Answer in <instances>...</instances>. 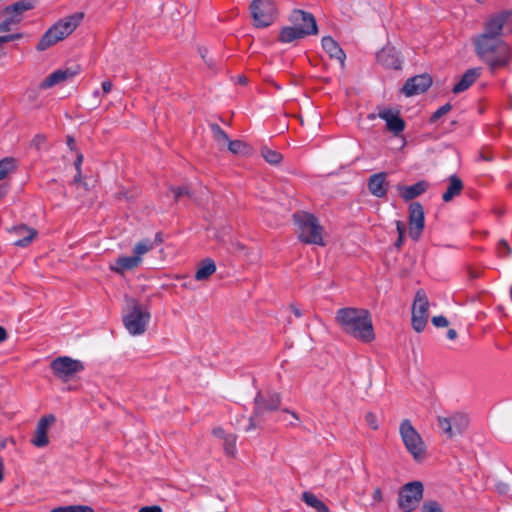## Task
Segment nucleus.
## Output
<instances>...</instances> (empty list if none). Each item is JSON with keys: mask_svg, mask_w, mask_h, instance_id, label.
<instances>
[{"mask_svg": "<svg viewBox=\"0 0 512 512\" xmlns=\"http://www.w3.org/2000/svg\"><path fill=\"white\" fill-rule=\"evenodd\" d=\"M512 33V10L491 15L484 22V31L473 39L477 57L484 62L491 73L506 68L512 60V50L501 36Z\"/></svg>", "mask_w": 512, "mask_h": 512, "instance_id": "1", "label": "nucleus"}, {"mask_svg": "<svg viewBox=\"0 0 512 512\" xmlns=\"http://www.w3.org/2000/svg\"><path fill=\"white\" fill-rule=\"evenodd\" d=\"M335 321L344 333L363 343H370L375 339L372 318L366 309L340 308L336 312Z\"/></svg>", "mask_w": 512, "mask_h": 512, "instance_id": "2", "label": "nucleus"}, {"mask_svg": "<svg viewBox=\"0 0 512 512\" xmlns=\"http://www.w3.org/2000/svg\"><path fill=\"white\" fill-rule=\"evenodd\" d=\"M281 396L277 392H269L266 395L257 393L254 399V410L248 419V424L243 428L245 432L262 429L266 421V412L275 411L280 407Z\"/></svg>", "mask_w": 512, "mask_h": 512, "instance_id": "3", "label": "nucleus"}, {"mask_svg": "<svg viewBox=\"0 0 512 512\" xmlns=\"http://www.w3.org/2000/svg\"><path fill=\"white\" fill-rule=\"evenodd\" d=\"M293 220L298 227V238L305 244L324 246L323 227L311 213L299 211L294 213Z\"/></svg>", "mask_w": 512, "mask_h": 512, "instance_id": "4", "label": "nucleus"}, {"mask_svg": "<svg viewBox=\"0 0 512 512\" xmlns=\"http://www.w3.org/2000/svg\"><path fill=\"white\" fill-rule=\"evenodd\" d=\"M399 433L407 451L416 461L422 460L425 455L426 446L410 420L404 419L401 422Z\"/></svg>", "mask_w": 512, "mask_h": 512, "instance_id": "5", "label": "nucleus"}, {"mask_svg": "<svg viewBox=\"0 0 512 512\" xmlns=\"http://www.w3.org/2000/svg\"><path fill=\"white\" fill-rule=\"evenodd\" d=\"M424 493V486L420 481L404 484L398 492V506L403 512H413L419 506Z\"/></svg>", "mask_w": 512, "mask_h": 512, "instance_id": "6", "label": "nucleus"}, {"mask_svg": "<svg viewBox=\"0 0 512 512\" xmlns=\"http://www.w3.org/2000/svg\"><path fill=\"white\" fill-rule=\"evenodd\" d=\"M437 424L446 437L452 439L466 430L469 420L466 414L454 412L437 416Z\"/></svg>", "mask_w": 512, "mask_h": 512, "instance_id": "7", "label": "nucleus"}, {"mask_svg": "<svg viewBox=\"0 0 512 512\" xmlns=\"http://www.w3.org/2000/svg\"><path fill=\"white\" fill-rule=\"evenodd\" d=\"M150 320V313L135 300L132 301L130 312L124 316L123 322L125 328L131 335H141L146 331Z\"/></svg>", "mask_w": 512, "mask_h": 512, "instance_id": "8", "label": "nucleus"}, {"mask_svg": "<svg viewBox=\"0 0 512 512\" xmlns=\"http://www.w3.org/2000/svg\"><path fill=\"white\" fill-rule=\"evenodd\" d=\"M249 10L256 28L269 27L277 18L274 2H251Z\"/></svg>", "mask_w": 512, "mask_h": 512, "instance_id": "9", "label": "nucleus"}, {"mask_svg": "<svg viewBox=\"0 0 512 512\" xmlns=\"http://www.w3.org/2000/svg\"><path fill=\"white\" fill-rule=\"evenodd\" d=\"M33 8L32 2H14L7 6L0 13V33L11 31L21 21L22 13Z\"/></svg>", "mask_w": 512, "mask_h": 512, "instance_id": "10", "label": "nucleus"}, {"mask_svg": "<svg viewBox=\"0 0 512 512\" xmlns=\"http://www.w3.org/2000/svg\"><path fill=\"white\" fill-rule=\"evenodd\" d=\"M429 317V302L424 291L418 290L412 305L411 323L413 329L420 333L426 327Z\"/></svg>", "mask_w": 512, "mask_h": 512, "instance_id": "11", "label": "nucleus"}, {"mask_svg": "<svg viewBox=\"0 0 512 512\" xmlns=\"http://www.w3.org/2000/svg\"><path fill=\"white\" fill-rule=\"evenodd\" d=\"M66 145L69 149V156L66 155V158H69L73 162V167L75 170V174L73 176L72 185H75L77 187H82L84 191L87 190V184L82 181V173H81V165L83 162V154L82 152L77 148L75 139L73 137L67 136L66 137Z\"/></svg>", "mask_w": 512, "mask_h": 512, "instance_id": "12", "label": "nucleus"}, {"mask_svg": "<svg viewBox=\"0 0 512 512\" xmlns=\"http://www.w3.org/2000/svg\"><path fill=\"white\" fill-rule=\"evenodd\" d=\"M425 227L424 208L419 202H413L409 206V236L417 241Z\"/></svg>", "mask_w": 512, "mask_h": 512, "instance_id": "13", "label": "nucleus"}, {"mask_svg": "<svg viewBox=\"0 0 512 512\" xmlns=\"http://www.w3.org/2000/svg\"><path fill=\"white\" fill-rule=\"evenodd\" d=\"M432 83V77L428 73L415 75L405 81L401 91L405 96L411 97L426 92Z\"/></svg>", "mask_w": 512, "mask_h": 512, "instance_id": "14", "label": "nucleus"}, {"mask_svg": "<svg viewBox=\"0 0 512 512\" xmlns=\"http://www.w3.org/2000/svg\"><path fill=\"white\" fill-rule=\"evenodd\" d=\"M289 20L293 24V26L295 28H298L299 30H313V32H311L310 35H315L318 33L316 19L310 12L295 9L290 14Z\"/></svg>", "mask_w": 512, "mask_h": 512, "instance_id": "15", "label": "nucleus"}, {"mask_svg": "<svg viewBox=\"0 0 512 512\" xmlns=\"http://www.w3.org/2000/svg\"><path fill=\"white\" fill-rule=\"evenodd\" d=\"M62 39H64V23L60 19L44 33L36 45V50L45 51Z\"/></svg>", "mask_w": 512, "mask_h": 512, "instance_id": "16", "label": "nucleus"}, {"mask_svg": "<svg viewBox=\"0 0 512 512\" xmlns=\"http://www.w3.org/2000/svg\"><path fill=\"white\" fill-rule=\"evenodd\" d=\"M55 417L52 414L43 416L39 419L35 430L34 437L31 439V443L37 447L42 448L48 445L49 439L47 432L49 427L55 422Z\"/></svg>", "mask_w": 512, "mask_h": 512, "instance_id": "17", "label": "nucleus"}, {"mask_svg": "<svg viewBox=\"0 0 512 512\" xmlns=\"http://www.w3.org/2000/svg\"><path fill=\"white\" fill-rule=\"evenodd\" d=\"M377 61L383 67L394 70H400L403 62L399 52L392 46L383 47L377 53Z\"/></svg>", "mask_w": 512, "mask_h": 512, "instance_id": "18", "label": "nucleus"}, {"mask_svg": "<svg viewBox=\"0 0 512 512\" xmlns=\"http://www.w3.org/2000/svg\"><path fill=\"white\" fill-rule=\"evenodd\" d=\"M387 173L379 172L371 175L367 181L369 192L377 197L383 198L386 196L389 189V182L387 181Z\"/></svg>", "mask_w": 512, "mask_h": 512, "instance_id": "19", "label": "nucleus"}, {"mask_svg": "<svg viewBox=\"0 0 512 512\" xmlns=\"http://www.w3.org/2000/svg\"><path fill=\"white\" fill-rule=\"evenodd\" d=\"M378 116L386 122L387 130L395 136L404 131L405 121L399 116L398 111L384 109L379 112Z\"/></svg>", "mask_w": 512, "mask_h": 512, "instance_id": "20", "label": "nucleus"}, {"mask_svg": "<svg viewBox=\"0 0 512 512\" xmlns=\"http://www.w3.org/2000/svg\"><path fill=\"white\" fill-rule=\"evenodd\" d=\"M84 369L83 362L66 356V390H76L79 387L80 383L75 379V374Z\"/></svg>", "mask_w": 512, "mask_h": 512, "instance_id": "21", "label": "nucleus"}, {"mask_svg": "<svg viewBox=\"0 0 512 512\" xmlns=\"http://www.w3.org/2000/svg\"><path fill=\"white\" fill-rule=\"evenodd\" d=\"M142 263V258L138 256H121L110 265V269L120 275H124L126 271L137 268Z\"/></svg>", "mask_w": 512, "mask_h": 512, "instance_id": "22", "label": "nucleus"}, {"mask_svg": "<svg viewBox=\"0 0 512 512\" xmlns=\"http://www.w3.org/2000/svg\"><path fill=\"white\" fill-rule=\"evenodd\" d=\"M428 186L429 184L427 181L421 180L410 186L398 185L397 191L404 201H411L423 194L427 190Z\"/></svg>", "mask_w": 512, "mask_h": 512, "instance_id": "23", "label": "nucleus"}, {"mask_svg": "<svg viewBox=\"0 0 512 512\" xmlns=\"http://www.w3.org/2000/svg\"><path fill=\"white\" fill-rule=\"evenodd\" d=\"M322 47L329 54L331 58L338 60L342 67H344L346 54L339 44L330 36L322 38Z\"/></svg>", "mask_w": 512, "mask_h": 512, "instance_id": "24", "label": "nucleus"}, {"mask_svg": "<svg viewBox=\"0 0 512 512\" xmlns=\"http://www.w3.org/2000/svg\"><path fill=\"white\" fill-rule=\"evenodd\" d=\"M481 75L480 68H470L461 77V79L454 85L452 92L459 94L467 90Z\"/></svg>", "mask_w": 512, "mask_h": 512, "instance_id": "25", "label": "nucleus"}, {"mask_svg": "<svg viewBox=\"0 0 512 512\" xmlns=\"http://www.w3.org/2000/svg\"><path fill=\"white\" fill-rule=\"evenodd\" d=\"M12 233L19 237L14 241V245L18 247H26L37 235L35 229L29 228L26 225L14 227Z\"/></svg>", "mask_w": 512, "mask_h": 512, "instance_id": "26", "label": "nucleus"}, {"mask_svg": "<svg viewBox=\"0 0 512 512\" xmlns=\"http://www.w3.org/2000/svg\"><path fill=\"white\" fill-rule=\"evenodd\" d=\"M313 30H299L294 26L283 27L279 33L278 41L281 43H291L296 40H300L310 35Z\"/></svg>", "mask_w": 512, "mask_h": 512, "instance_id": "27", "label": "nucleus"}, {"mask_svg": "<svg viewBox=\"0 0 512 512\" xmlns=\"http://www.w3.org/2000/svg\"><path fill=\"white\" fill-rule=\"evenodd\" d=\"M448 181L447 190L442 195L444 202H450L455 196L459 195L463 189V182L458 176L451 175Z\"/></svg>", "mask_w": 512, "mask_h": 512, "instance_id": "28", "label": "nucleus"}, {"mask_svg": "<svg viewBox=\"0 0 512 512\" xmlns=\"http://www.w3.org/2000/svg\"><path fill=\"white\" fill-rule=\"evenodd\" d=\"M215 271V262L210 258H206L199 263L195 273V279L198 281L207 280L213 273H215Z\"/></svg>", "mask_w": 512, "mask_h": 512, "instance_id": "29", "label": "nucleus"}, {"mask_svg": "<svg viewBox=\"0 0 512 512\" xmlns=\"http://www.w3.org/2000/svg\"><path fill=\"white\" fill-rule=\"evenodd\" d=\"M64 82V70L58 69L49 76H47L40 84V89H49L56 84Z\"/></svg>", "mask_w": 512, "mask_h": 512, "instance_id": "30", "label": "nucleus"}, {"mask_svg": "<svg viewBox=\"0 0 512 512\" xmlns=\"http://www.w3.org/2000/svg\"><path fill=\"white\" fill-rule=\"evenodd\" d=\"M16 167V159L13 157H6L0 160V181L8 174L15 171Z\"/></svg>", "mask_w": 512, "mask_h": 512, "instance_id": "31", "label": "nucleus"}, {"mask_svg": "<svg viewBox=\"0 0 512 512\" xmlns=\"http://www.w3.org/2000/svg\"><path fill=\"white\" fill-rule=\"evenodd\" d=\"M261 155L265 159V161L271 165H277L283 159V155L280 152L272 150L268 147H263L261 149Z\"/></svg>", "mask_w": 512, "mask_h": 512, "instance_id": "32", "label": "nucleus"}, {"mask_svg": "<svg viewBox=\"0 0 512 512\" xmlns=\"http://www.w3.org/2000/svg\"><path fill=\"white\" fill-rule=\"evenodd\" d=\"M84 18L83 12H76L66 17V37L71 34L82 22Z\"/></svg>", "mask_w": 512, "mask_h": 512, "instance_id": "33", "label": "nucleus"}, {"mask_svg": "<svg viewBox=\"0 0 512 512\" xmlns=\"http://www.w3.org/2000/svg\"><path fill=\"white\" fill-rule=\"evenodd\" d=\"M153 248H154V242H152L149 239L141 240L134 246V249H133L134 256H138L139 258H142V255L146 254Z\"/></svg>", "mask_w": 512, "mask_h": 512, "instance_id": "34", "label": "nucleus"}, {"mask_svg": "<svg viewBox=\"0 0 512 512\" xmlns=\"http://www.w3.org/2000/svg\"><path fill=\"white\" fill-rule=\"evenodd\" d=\"M210 129H211L213 138L218 143L226 144L228 142L229 137H228L227 133L218 124H216V123L210 124Z\"/></svg>", "mask_w": 512, "mask_h": 512, "instance_id": "35", "label": "nucleus"}, {"mask_svg": "<svg viewBox=\"0 0 512 512\" xmlns=\"http://www.w3.org/2000/svg\"><path fill=\"white\" fill-rule=\"evenodd\" d=\"M224 450L228 455H234L236 452V440L237 436L235 434H227L224 437Z\"/></svg>", "mask_w": 512, "mask_h": 512, "instance_id": "36", "label": "nucleus"}, {"mask_svg": "<svg viewBox=\"0 0 512 512\" xmlns=\"http://www.w3.org/2000/svg\"><path fill=\"white\" fill-rule=\"evenodd\" d=\"M228 146V149L233 154H240L243 153L246 149V144L241 140H228L226 143Z\"/></svg>", "mask_w": 512, "mask_h": 512, "instance_id": "37", "label": "nucleus"}, {"mask_svg": "<svg viewBox=\"0 0 512 512\" xmlns=\"http://www.w3.org/2000/svg\"><path fill=\"white\" fill-rule=\"evenodd\" d=\"M51 368L55 374L64 379V356H59L51 363Z\"/></svg>", "mask_w": 512, "mask_h": 512, "instance_id": "38", "label": "nucleus"}, {"mask_svg": "<svg viewBox=\"0 0 512 512\" xmlns=\"http://www.w3.org/2000/svg\"><path fill=\"white\" fill-rule=\"evenodd\" d=\"M452 109V105L450 103H446L443 106L439 107L431 116H430V123H435L438 121L442 116L447 114Z\"/></svg>", "mask_w": 512, "mask_h": 512, "instance_id": "39", "label": "nucleus"}, {"mask_svg": "<svg viewBox=\"0 0 512 512\" xmlns=\"http://www.w3.org/2000/svg\"><path fill=\"white\" fill-rule=\"evenodd\" d=\"M421 510L422 512H443L440 504L435 500L424 502Z\"/></svg>", "mask_w": 512, "mask_h": 512, "instance_id": "40", "label": "nucleus"}, {"mask_svg": "<svg viewBox=\"0 0 512 512\" xmlns=\"http://www.w3.org/2000/svg\"><path fill=\"white\" fill-rule=\"evenodd\" d=\"M302 500L312 508H315L321 501L311 492H304L302 494Z\"/></svg>", "mask_w": 512, "mask_h": 512, "instance_id": "41", "label": "nucleus"}, {"mask_svg": "<svg viewBox=\"0 0 512 512\" xmlns=\"http://www.w3.org/2000/svg\"><path fill=\"white\" fill-rule=\"evenodd\" d=\"M66 512H94L88 505H66Z\"/></svg>", "mask_w": 512, "mask_h": 512, "instance_id": "42", "label": "nucleus"}, {"mask_svg": "<svg viewBox=\"0 0 512 512\" xmlns=\"http://www.w3.org/2000/svg\"><path fill=\"white\" fill-rule=\"evenodd\" d=\"M497 251H498L499 256H501V257L508 256L511 253V249H510L508 243L503 239L498 242Z\"/></svg>", "mask_w": 512, "mask_h": 512, "instance_id": "43", "label": "nucleus"}, {"mask_svg": "<svg viewBox=\"0 0 512 512\" xmlns=\"http://www.w3.org/2000/svg\"><path fill=\"white\" fill-rule=\"evenodd\" d=\"M365 421L367 423V425L372 428L373 430H377L378 427H379V424H378V419L376 417V415L372 412H368L366 415H365Z\"/></svg>", "mask_w": 512, "mask_h": 512, "instance_id": "44", "label": "nucleus"}, {"mask_svg": "<svg viewBox=\"0 0 512 512\" xmlns=\"http://www.w3.org/2000/svg\"><path fill=\"white\" fill-rule=\"evenodd\" d=\"M171 190H172V192L174 194V198H175L176 201H178L184 195L190 196V192L187 189V187H185V186H183V187H173V188H171Z\"/></svg>", "mask_w": 512, "mask_h": 512, "instance_id": "45", "label": "nucleus"}, {"mask_svg": "<svg viewBox=\"0 0 512 512\" xmlns=\"http://www.w3.org/2000/svg\"><path fill=\"white\" fill-rule=\"evenodd\" d=\"M81 71V66L77 63L72 64L69 67H66V80L70 77H74Z\"/></svg>", "mask_w": 512, "mask_h": 512, "instance_id": "46", "label": "nucleus"}, {"mask_svg": "<svg viewBox=\"0 0 512 512\" xmlns=\"http://www.w3.org/2000/svg\"><path fill=\"white\" fill-rule=\"evenodd\" d=\"M432 323L436 327H446L448 326L449 322L446 317L444 316H434L432 318Z\"/></svg>", "mask_w": 512, "mask_h": 512, "instance_id": "47", "label": "nucleus"}, {"mask_svg": "<svg viewBox=\"0 0 512 512\" xmlns=\"http://www.w3.org/2000/svg\"><path fill=\"white\" fill-rule=\"evenodd\" d=\"M139 512H162V508L158 505L141 507Z\"/></svg>", "mask_w": 512, "mask_h": 512, "instance_id": "48", "label": "nucleus"}, {"mask_svg": "<svg viewBox=\"0 0 512 512\" xmlns=\"http://www.w3.org/2000/svg\"><path fill=\"white\" fill-rule=\"evenodd\" d=\"M395 224H396V230H397L398 236H405V232H406L405 224L400 220H397L395 222Z\"/></svg>", "mask_w": 512, "mask_h": 512, "instance_id": "49", "label": "nucleus"}, {"mask_svg": "<svg viewBox=\"0 0 512 512\" xmlns=\"http://www.w3.org/2000/svg\"><path fill=\"white\" fill-rule=\"evenodd\" d=\"M496 489L500 494H506L509 491V485L504 482L496 484Z\"/></svg>", "mask_w": 512, "mask_h": 512, "instance_id": "50", "label": "nucleus"}, {"mask_svg": "<svg viewBox=\"0 0 512 512\" xmlns=\"http://www.w3.org/2000/svg\"><path fill=\"white\" fill-rule=\"evenodd\" d=\"M212 433L214 436L221 438V439H224V437L227 436V434H225V431L221 427L214 428Z\"/></svg>", "mask_w": 512, "mask_h": 512, "instance_id": "51", "label": "nucleus"}, {"mask_svg": "<svg viewBox=\"0 0 512 512\" xmlns=\"http://www.w3.org/2000/svg\"><path fill=\"white\" fill-rule=\"evenodd\" d=\"M314 509L317 512H330L328 506L323 501H320V503Z\"/></svg>", "mask_w": 512, "mask_h": 512, "instance_id": "52", "label": "nucleus"}, {"mask_svg": "<svg viewBox=\"0 0 512 512\" xmlns=\"http://www.w3.org/2000/svg\"><path fill=\"white\" fill-rule=\"evenodd\" d=\"M112 89V83L110 81H103L102 82V90H103V93L107 94L111 91Z\"/></svg>", "mask_w": 512, "mask_h": 512, "instance_id": "53", "label": "nucleus"}, {"mask_svg": "<svg viewBox=\"0 0 512 512\" xmlns=\"http://www.w3.org/2000/svg\"><path fill=\"white\" fill-rule=\"evenodd\" d=\"M373 499L377 502L382 501V491L380 488H376L373 493Z\"/></svg>", "mask_w": 512, "mask_h": 512, "instance_id": "54", "label": "nucleus"}, {"mask_svg": "<svg viewBox=\"0 0 512 512\" xmlns=\"http://www.w3.org/2000/svg\"><path fill=\"white\" fill-rule=\"evenodd\" d=\"M207 49L206 48H199V53L202 57V59L209 65V66H212V62L207 60L206 59V55H207Z\"/></svg>", "mask_w": 512, "mask_h": 512, "instance_id": "55", "label": "nucleus"}, {"mask_svg": "<svg viewBox=\"0 0 512 512\" xmlns=\"http://www.w3.org/2000/svg\"><path fill=\"white\" fill-rule=\"evenodd\" d=\"M7 42H11L10 35L0 36V52L3 50V44Z\"/></svg>", "mask_w": 512, "mask_h": 512, "instance_id": "56", "label": "nucleus"}, {"mask_svg": "<svg viewBox=\"0 0 512 512\" xmlns=\"http://www.w3.org/2000/svg\"><path fill=\"white\" fill-rule=\"evenodd\" d=\"M44 139V136L37 135L34 137L32 143L38 148L40 144L43 143Z\"/></svg>", "mask_w": 512, "mask_h": 512, "instance_id": "57", "label": "nucleus"}, {"mask_svg": "<svg viewBox=\"0 0 512 512\" xmlns=\"http://www.w3.org/2000/svg\"><path fill=\"white\" fill-rule=\"evenodd\" d=\"M457 337V332L455 329H449L447 331V338L450 340H455Z\"/></svg>", "mask_w": 512, "mask_h": 512, "instance_id": "58", "label": "nucleus"}, {"mask_svg": "<svg viewBox=\"0 0 512 512\" xmlns=\"http://www.w3.org/2000/svg\"><path fill=\"white\" fill-rule=\"evenodd\" d=\"M8 335H7V331L5 330L4 327L0 326V343L5 341L7 339Z\"/></svg>", "mask_w": 512, "mask_h": 512, "instance_id": "59", "label": "nucleus"}, {"mask_svg": "<svg viewBox=\"0 0 512 512\" xmlns=\"http://www.w3.org/2000/svg\"><path fill=\"white\" fill-rule=\"evenodd\" d=\"M404 238H405V236H398V238H397V240H396V242H395V246H396L397 248H400V247L403 245V243H404Z\"/></svg>", "mask_w": 512, "mask_h": 512, "instance_id": "60", "label": "nucleus"}, {"mask_svg": "<svg viewBox=\"0 0 512 512\" xmlns=\"http://www.w3.org/2000/svg\"><path fill=\"white\" fill-rule=\"evenodd\" d=\"M290 308H291L292 312L294 313V315L296 317H301L302 316V313H301L300 309H298L296 306L291 305Z\"/></svg>", "mask_w": 512, "mask_h": 512, "instance_id": "61", "label": "nucleus"}, {"mask_svg": "<svg viewBox=\"0 0 512 512\" xmlns=\"http://www.w3.org/2000/svg\"><path fill=\"white\" fill-rule=\"evenodd\" d=\"M480 157L482 160H485V161H492V159H493L492 155L486 154L484 152L480 153Z\"/></svg>", "mask_w": 512, "mask_h": 512, "instance_id": "62", "label": "nucleus"}, {"mask_svg": "<svg viewBox=\"0 0 512 512\" xmlns=\"http://www.w3.org/2000/svg\"><path fill=\"white\" fill-rule=\"evenodd\" d=\"M282 412H283V413L291 414V416H292L296 421H298V420H299L298 415H297L295 412H293V411H290V410H288V409H284Z\"/></svg>", "mask_w": 512, "mask_h": 512, "instance_id": "63", "label": "nucleus"}, {"mask_svg": "<svg viewBox=\"0 0 512 512\" xmlns=\"http://www.w3.org/2000/svg\"><path fill=\"white\" fill-rule=\"evenodd\" d=\"M9 35H10L11 41L18 40V39L22 38L21 33H15V34H9Z\"/></svg>", "mask_w": 512, "mask_h": 512, "instance_id": "64", "label": "nucleus"}]
</instances>
